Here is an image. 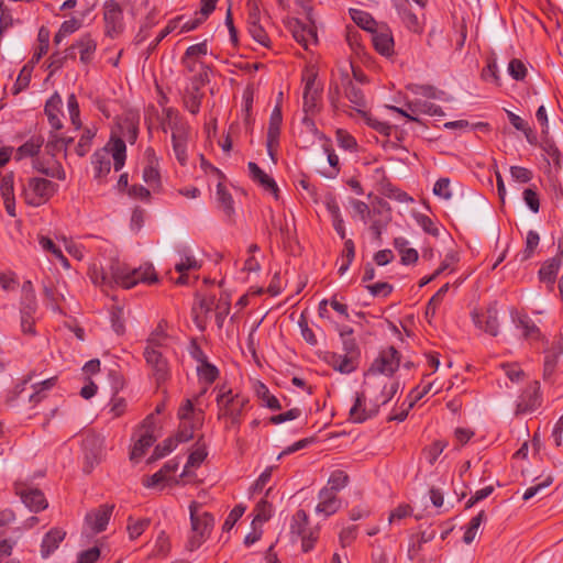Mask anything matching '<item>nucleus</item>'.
<instances>
[{
  "label": "nucleus",
  "mask_w": 563,
  "mask_h": 563,
  "mask_svg": "<svg viewBox=\"0 0 563 563\" xmlns=\"http://www.w3.org/2000/svg\"><path fill=\"white\" fill-rule=\"evenodd\" d=\"M88 275L91 282L101 288L119 286L130 289L139 283L154 284L157 282L153 265L144 264L137 268H131L126 263L120 261L113 249L109 250V256L104 257V262L96 261L91 264Z\"/></svg>",
  "instance_id": "obj_1"
},
{
  "label": "nucleus",
  "mask_w": 563,
  "mask_h": 563,
  "mask_svg": "<svg viewBox=\"0 0 563 563\" xmlns=\"http://www.w3.org/2000/svg\"><path fill=\"white\" fill-rule=\"evenodd\" d=\"M208 54L207 41L189 46L183 57V63L191 74L190 84L186 87L184 95L185 107L192 114L199 112L201 100L205 93L201 87L209 82L208 66L202 58Z\"/></svg>",
  "instance_id": "obj_2"
},
{
  "label": "nucleus",
  "mask_w": 563,
  "mask_h": 563,
  "mask_svg": "<svg viewBox=\"0 0 563 563\" xmlns=\"http://www.w3.org/2000/svg\"><path fill=\"white\" fill-rule=\"evenodd\" d=\"M209 404H205L200 396L187 398L178 408L177 417L179 420L176 438H168L163 442L166 451L172 452L178 442H186L195 437L205 421V410Z\"/></svg>",
  "instance_id": "obj_3"
},
{
  "label": "nucleus",
  "mask_w": 563,
  "mask_h": 563,
  "mask_svg": "<svg viewBox=\"0 0 563 563\" xmlns=\"http://www.w3.org/2000/svg\"><path fill=\"white\" fill-rule=\"evenodd\" d=\"M395 394L391 388L386 390L375 385L363 383L362 390L356 393L353 405L349 411V418L355 423H361L374 417L379 408L389 402Z\"/></svg>",
  "instance_id": "obj_4"
},
{
  "label": "nucleus",
  "mask_w": 563,
  "mask_h": 563,
  "mask_svg": "<svg viewBox=\"0 0 563 563\" xmlns=\"http://www.w3.org/2000/svg\"><path fill=\"white\" fill-rule=\"evenodd\" d=\"M398 367V353L394 347H388L387 350L382 351L373 361L369 368L364 374V380L367 384L375 385L385 390L387 387H390L393 394L396 395L398 390V383L393 379V374Z\"/></svg>",
  "instance_id": "obj_5"
},
{
  "label": "nucleus",
  "mask_w": 563,
  "mask_h": 563,
  "mask_svg": "<svg viewBox=\"0 0 563 563\" xmlns=\"http://www.w3.org/2000/svg\"><path fill=\"white\" fill-rule=\"evenodd\" d=\"M111 157L113 158L114 169L120 170L126 158V145L121 136L112 134L107 145L96 151L91 156L95 178L102 179L111 170Z\"/></svg>",
  "instance_id": "obj_6"
},
{
  "label": "nucleus",
  "mask_w": 563,
  "mask_h": 563,
  "mask_svg": "<svg viewBox=\"0 0 563 563\" xmlns=\"http://www.w3.org/2000/svg\"><path fill=\"white\" fill-rule=\"evenodd\" d=\"M206 496L199 495L198 500L192 501L190 509L191 529L188 536L187 549L195 551L210 537V510L206 504Z\"/></svg>",
  "instance_id": "obj_7"
},
{
  "label": "nucleus",
  "mask_w": 563,
  "mask_h": 563,
  "mask_svg": "<svg viewBox=\"0 0 563 563\" xmlns=\"http://www.w3.org/2000/svg\"><path fill=\"white\" fill-rule=\"evenodd\" d=\"M58 185L43 177L21 179V197L31 207L45 205L57 191Z\"/></svg>",
  "instance_id": "obj_8"
},
{
  "label": "nucleus",
  "mask_w": 563,
  "mask_h": 563,
  "mask_svg": "<svg viewBox=\"0 0 563 563\" xmlns=\"http://www.w3.org/2000/svg\"><path fill=\"white\" fill-rule=\"evenodd\" d=\"M165 119L163 122L164 129L172 131L173 150L177 161L185 165L187 163V140H188V126L184 122L177 110L173 108H166L164 110Z\"/></svg>",
  "instance_id": "obj_9"
},
{
  "label": "nucleus",
  "mask_w": 563,
  "mask_h": 563,
  "mask_svg": "<svg viewBox=\"0 0 563 563\" xmlns=\"http://www.w3.org/2000/svg\"><path fill=\"white\" fill-rule=\"evenodd\" d=\"M247 399L245 396L233 394L232 390H222L217 397L219 420L228 419L234 423L241 416Z\"/></svg>",
  "instance_id": "obj_10"
},
{
  "label": "nucleus",
  "mask_w": 563,
  "mask_h": 563,
  "mask_svg": "<svg viewBox=\"0 0 563 563\" xmlns=\"http://www.w3.org/2000/svg\"><path fill=\"white\" fill-rule=\"evenodd\" d=\"M190 356L197 362V375L199 378V383L201 384V391L198 396L201 397V400L205 404H208L207 399H205V395L211 385V364L208 360V356L205 352H202L201 347L197 344L196 339L191 341L190 347Z\"/></svg>",
  "instance_id": "obj_11"
},
{
  "label": "nucleus",
  "mask_w": 563,
  "mask_h": 563,
  "mask_svg": "<svg viewBox=\"0 0 563 563\" xmlns=\"http://www.w3.org/2000/svg\"><path fill=\"white\" fill-rule=\"evenodd\" d=\"M317 70L313 66H308L302 73L303 82V109L306 112L313 111L321 93V85L317 80Z\"/></svg>",
  "instance_id": "obj_12"
},
{
  "label": "nucleus",
  "mask_w": 563,
  "mask_h": 563,
  "mask_svg": "<svg viewBox=\"0 0 563 563\" xmlns=\"http://www.w3.org/2000/svg\"><path fill=\"white\" fill-rule=\"evenodd\" d=\"M104 33L109 37H117L124 30L123 9L115 0L103 3Z\"/></svg>",
  "instance_id": "obj_13"
},
{
  "label": "nucleus",
  "mask_w": 563,
  "mask_h": 563,
  "mask_svg": "<svg viewBox=\"0 0 563 563\" xmlns=\"http://www.w3.org/2000/svg\"><path fill=\"white\" fill-rule=\"evenodd\" d=\"M286 26L292 34L294 40L306 49L318 41L317 30L310 18L308 23L295 18L288 19Z\"/></svg>",
  "instance_id": "obj_14"
},
{
  "label": "nucleus",
  "mask_w": 563,
  "mask_h": 563,
  "mask_svg": "<svg viewBox=\"0 0 563 563\" xmlns=\"http://www.w3.org/2000/svg\"><path fill=\"white\" fill-rule=\"evenodd\" d=\"M250 177L263 190V192L272 197L275 201L280 199V189L275 179L263 170L256 163L247 164Z\"/></svg>",
  "instance_id": "obj_15"
},
{
  "label": "nucleus",
  "mask_w": 563,
  "mask_h": 563,
  "mask_svg": "<svg viewBox=\"0 0 563 563\" xmlns=\"http://www.w3.org/2000/svg\"><path fill=\"white\" fill-rule=\"evenodd\" d=\"M217 211L227 222H231L235 214L231 186L225 181H219L217 185Z\"/></svg>",
  "instance_id": "obj_16"
},
{
  "label": "nucleus",
  "mask_w": 563,
  "mask_h": 563,
  "mask_svg": "<svg viewBox=\"0 0 563 563\" xmlns=\"http://www.w3.org/2000/svg\"><path fill=\"white\" fill-rule=\"evenodd\" d=\"M16 494L20 496L22 503L32 512H40L47 508L48 503L42 490L30 486H16Z\"/></svg>",
  "instance_id": "obj_17"
},
{
  "label": "nucleus",
  "mask_w": 563,
  "mask_h": 563,
  "mask_svg": "<svg viewBox=\"0 0 563 563\" xmlns=\"http://www.w3.org/2000/svg\"><path fill=\"white\" fill-rule=\"evenodd\" d=\"M283 123V114L282 109L279 104H276L273 109L269 122H268V129H267V152L268 155L274 159L275 152L277 150L278 143H279V136H280V129Z\"/></svg>",
  "instance_id": "obj_18"
},
{
  "label": "nucleus",
  "mask_w": 563,
  "mask_h": 563,
  "mask_svg": "<svg viewBox=\"0 0 563 563\" xmlns=\"http://www.w3.org/2000/svg\"><path fill=\"white\" fill-rule=\"evenodd\" d=\"M147 365L153 369L157 383L164 382L168 376V364L158 349L145 347L143 353Z\"/></svg>",
  "instance_id": "obj_19"
},
{
  "label": "nucleus",
  "mask_w": 563,
  "mask_h": 563,
  "mask_svg": "<svg viewBox=\"0 0 563 563\" xmlns=\"http://www.w3.org/2000/svg\"><path fill=\"white\" fill-rule=\"evenodd\" d=\"M563 354V336L556 335L548 343L544 350V376L553 374L560 356Z\"/></svg>",
  "instance_id": "obj_20"
},
{
  "label": "nucleus",
  "mask_w": 563,
  "mask_h": 563,
  "mask_svg": "<svg viewBox=\"0 0 563 563\" xmlns=\"http://www.w3.org/2000/svg\"><path fill=\"white\" fill-rule=\"evenodd\" d=\"M112 509H113L112 506L101 505L97 509L89 511L85 518L86 525L95 533L103 531L109 523V520H110V517L112 514Z\"/></svg>",
  "instance_id": "obj_21"
},
{
  "label": "nucleus",
  "mask_w": 563,
  "mask_h": 563,
  "mask_svg": "<svg viewBox=\"0 0 563 563\" xmlns=\"http://www.w3.org/2000/svg\"><path fill=\"white\" fill-rule=\"evenodd\" d=\"M372 42L379 54L390 56L394 53L393 34L386 25H379L372 32Z\"/></svg>",
  "instance_id": "obj_22"
},
{
  "label": "nucleus",
  "mask_w": 563,
  "mask_h": 563,
  "mask_svg": "<svg viewBox=\"0 0 563 563\" xmlns=\"http://www.w3.org/2000/svg\"><path fill=\"white\" fill-rule=\"evenodd\" d=\"M324 360L328 365L341 374H351L358 367V360L345 353H328Z\"/></svg>",
  "instance_id": "obj_23"
},
{
  "label": "nucleus",
  "mask_w": 563,
  "mask_h": 563,
  "mask_svg": "<svg viewBox=\"0 0 563 563\" xmlns=\"http://www.w3.org/2000/svg\"><path fill=\"white\" fill-rule=\"evenodd\" d=\"M540 385L538 382L531 383L518 399L517 409L520 412L533 411L540 406Z\"/></svg>",
  "instance_id": "obj_24"
},
{
  "label": "nucleus",
  "mask_w": 563,
  "mask_h": 563,
  "mask_svg": "<svg viewBox=\"0 0 563 563\" xmlns=\"http://www.w3.org/2000/svg\"><path fill=\"white\" fill-rule=\"evenodd\" d=\"M341 508V500L336 494L330 489H321L319 493V503L316 506L317 515L324 518L334 515Z\"/></svg>",
  "instance_id": "obj_25"
},
{
  "label": "nucleus",
  "mask_w": 563,
  "mask_h": 563,
  "mask_svg": "<svg viewBox=\"0 0 563 563\" xmlns=\"http://www.w3.org/2000/svg\"><path fill=\"white\" fill-rule=\"evenodd\" d=\"M75 48L79 49L80 62L89 64L93 59L97 49V42L90 34H84L75 44L67 48L70 57H74Z\"/></svg>",
  "instance_id": "obj_26"
},
{
  "label": "nucleus",
  "mask_w": 563,
  "mask_h": 563,
  "mask_svg": "<svg viewBox=\"0 0 563 563\" xmlns=\"http://www.w3.org/2000/svg\"><path fill=\"white\" fill-rule=\"evenodd\" d=\"M0 192L3 199V205L7 213L10 217H15V196H14V175L13 173L5 174L0 184Z\"/></svg>",
  "instance_id": "obj_27"
},
{
  "label": "nucleus",
  "mask_w": 563,
  "mask_h": 563,
  "mask_svg": "<svg viewBox=\"0 0 563 563\" xmlns=\"http://www.w3.org/2000/svg\"><path fill=\"white\" fill-rule=\"evenodd\" d=\"M63 100L62 97L55 92L45 103V114L47 117L48 123L55 131H59L63 128L62 117L64 115L62 112Z\"/></svg>",
  "instance_id": "obj_28"
},
{
  "label": "nucleus",
  "mask_w": 563,
  "mask_h": 563,
  "mask_svg": "<svg viewBox=\"0 0 563 563\" xmlns=\"http://www.w3.org/2000/svg\"><path fill=\"white\" fill-rule=\"evenodd\" d=\"M209 311H210V301L208 298H201L199 295L196 296V300L194 302L191 309L192 321L196 328L203 332L209 323Z\"/></svg>",
  "instance_id": "obj_29"
},
{
  "label": "nucleus",
  "mask_w": 563,
  "mask_h": 563,
  "mask_svg": "<svg viewBox=\"0 0 563 563\" xmlns=\"http://www.w3.org/2000/svg\"><path fill=\"white\" fill-rule=\"evenodd\" d=\"M516 327L520 330L522 336L530 341L537 342L542 339V334L537 324L525 313H520L515 319Z\"/></svg>",
  "instance_id": "obj_30"
},
{
  "label": "nucleus",
  "mask_w": 563,
  "mask_h": 563,
  "mask_svg": "<svg viewBox=\"0 0 563 563\" xmlns=\"http://www.w3.org/2000/svg\"><path fill=\"white\" fill-rule=\"evenodd\" d=\"M65 532L59 529L49 530L43 538L41 544V554L43 558H48L65 538Z\"/></svg>",
  "instance_id": "obj_31"
},
{
  "label": "nucleus",
  "mask_w": 563,
  "mask_h": 563,
  "mask_svg": "<svg viewBox=\"0 0 563 563\" xmlns=\"http://www.w3.org/2000/svg\"><path fill=\"white\" fill-rule=\"evenodd\" d=\"M169 341H172V339L166 333V322L162 320L157 324L156 329L150 334L145 347H152V350L166 349L169 347Z\"/></svg>",
  "instance_id": "obj_32"
},
{
  "label": "nucleus",
  "mask_w": 563,
  "mask_h": 563,
  "mask_svg": "<svg viewBox=\"0 0 563 563\" xmlns=\"http://www.w3.org/2000/svg\"><path fill=\"white\" fill-rule=\"evenodd\" d=\"M154 441L155 434L150 433V431H139V438L131 451V460L137 462L145 454L146 450L153 445Z\"/></svg>",
  "instance_id": "obj_33"
},
{
  "label": "nucleus",
  "mask_w": 563,
  "mask_h": 563,
  "mask_svg": "<svg viewBox=\"0 0 563 563\" xmlns=\"http://www.w3.org/2000/svg\"><path fill=\"white\" fill-rule=\"evenodd\" d=\"M394 246L399 252L401 263L405 265L413 264L418 261V252L416 249L410 247L407 239L399 236L394 240Z\"/></svg>",
  "instance_id": "obj_34"
},
{
  "label": "nucleus",
  "mask_w": 563,
  "mask_h": 563,
  "mask_svg": "<svg viewBox=\"0 0 563 563\" xmlns=\"http://www.w3.org/2000/svg\"><path fill=\"white\" fill-rule=\"evenodd\" d=\"M36 308V296L33 289V285L30 280H27L22 286V301L20 312L25 314H34Z\"/></svg>",
  "instance_id": "obj_35"
},
{
  "label": "nucleus",
  "mask_w": 563,
  "mask_h": 563,
  "mask_svg": "<svg viewBox=\"0 0 563 563\" xmlns=\"http://www.w3.org/2000/svg\"><path fill=\"white\" fill-rule=\"evenodd\" d=\"M254 391L257 398L262 401V405L272 409L279 410L282 405L279 400L269 391L268 387L262 382L254 384Z\"/></svg>",
  "instance_id": "obj_36"
},
{
  "label": "nucleus",
  "mask_w": 563,
  "mask_h": 563,
  "mask_svg": "<svg viewBox=\"0 0 563 563\" xmlns=\"http://www.w3.org/2000/svg\"><path fill=\"white\" fill-rule=\"evenodd\" d=\"M562 266L561 257H553L541 266L539 271L540 280L550 285L554 284L556 274Z\"/></svg>",
  "instance_id": "obj_37"
},
{
  "label": "nucleus",
  "mask_w": 563,
  "mask_h": 563,
  "mask_svg": "<svg viewBox=\"0 0 563 563\" xmlns=\"http://www.w3.org/2000/svg\"><path fill=\"white\" fill-rule=\"evenodd\" d=\"M349 13L353 22L365 31L372 33L376 27L379 26L372 18V15L366 11L351 8Z\"/></svg>",
  "instance_id": "obj_38"
},
{
  "label": "nucleus",
  "mask_w": 563,
  "mask_h": 563,
  "mask_svg": "<svg viewBox=\"0 0 563 563\" xmlns=\"http://www.w3.org/2000/svg\"><path fill=\"white\" fill-rule=\"evenodd\" d=\"M44 143L43 137L32 136L24 144L18 147L15 158L18 161L36 155Z\"/></svg>",
  "instance_id": "obj_39"
},
{
  "label": "nucleus",
  "mask_w": 563,
  "mask_h": 563,
  "mask_svg": "<svg viewBox=\"0 0 563 563\" xmlns=\"http://www.w3.org/2000/svg\"><path fill=\"white\" fill-rule=\"evenodd\" d=\"M96 439L95 438H87L84 441V451H85V460L86 465L84 467L85 472L89 473L91 472L93 464L98 463L100 457V448L96 446Z\"/></svg>",
  "instance_id": "obj_40"
},
{
  "label": "nucleus",
  "mask_w": 563,
  "mask_h": 563,
  "mask_svg": "<svg viewBox=\"0 0 563 563\" xmlns=\"http://www.w3.org/2000/svg\"><path fill=\"white\" fill-rule=\"evenodd\" d=\"M476 327L490 335H497L499 322L496 312H488L486 316H474Z\"/></svg>",
  "instance_id": "obj_41"
},
{
  "label": "nucleus",
  "mask_w": 563,
  "mask_h": 563,
  "mask_svg": "<svg viewBox=\"0 0 563 563\" xmlns=\"http://www.w3.org/2000/svg\"><path fill=\"white\" fill-rule=\"evenodd\" d=\"M211 12V0H202V7L196 18L189 19L181 22L180 33L190 32L198 27V25L205 21Z\"/></svg>",
  "instance_id": "obj_42"
},
{
  "label": "nucleus",
  "mask_w": 563,
  "mask_h": 563,
  "mask_svg": "<svg viewBox=\"0 0 563 563\" xmlns=\"http://www.w3.org/2000/svg\"><path fill=\"white\" fill-rule=\"evenodd\" d=\"M57 377L47 378L41 383H37L33 386L34 391L30 396V402L34 406L41 402L46 398L47 393L56 385Z\"/></svg>",
  "instance_id": "obj_43"
},
{
  "label": "nucleus",
  "mask_w": 563,
  "mask_h": 563,
  "mask_svg": "<svg viewBox=\"0 0 563 563\" xmlns=\"http://www.w3.org/2000/svg\"><path fill=\"white\" fill-rule=\"evenodd\" d=\"M197 267L198 266L195 258L187 255L181 256L180 260L175 263V269L180 274L179 277L175 280V283L177 285H186L188 283V276L186 275V272L190 269H196Z\"/></svg>",
  "instance_id": "obj_44"
},
{
  "label": "nucleus",
  "mask_w": 563,
  "mask_h": 563,
  "mask_svg": "<svg viewBox=\"0 0 563 563\" xmlns=\"http://www.w3.org/2000/svg\"><path fill=\"white\" fill-rule=\"evenodd\" d=\"M175 467H172L167 463L162 470L150 476H144L142 484L147 488H158L167 479V473L174 472Z\"/></svg>",
  "instance_id": "obj_45"
},
{
  "label": "nucleus",
  "mask_w": 563,
  "mask_h": 563,
  "mask_svg": "<svg viewBox=\"0 0 563 563\" xmlns=\"http://www.w3.org/2000/svg\"><path fill=\"white\" fill-rule=\"evenodd\" d=\"M249 33L255 42L260 45L267 47L269 45V37L266 31L256 22L255 15H251L249 20Z\"/></svg>",
  "instance_id": "obj_46"
},
{
  "label": "nucleus",
  "mask_w": 563,
  "mask_h": 563,
  "mask_svg": "<svg viewBox=\"0 0 563 563\" xmlns=\"http://www.w3.org/2000/svg\"><path fill=\"white\" fill-rule=\"evenodd\" d=\"M245 509L246 508L243 505H238L230 511V514L228 515V517L222 526V534L220 537V540H223V542H227L229 540V537L224 538V534L229 533L233 529L236 521L245 512Z\"/></svg>",
  "instance_id": "obj_47"
},
{
  "label": "nucleus",
  "mask_w": 563,
  "mask_h": 563,
  "mask_svg": "<svg viewBox=\"0 0 563 563\" xmlns=\"http://www.w3.org/2000/svg\"><path fill=\"white\" fill-rule=\"evenodd\" d=\"M151 525L148 518H134L129 517L128 519V532L131 540L139 538Z\"/></svg>",
  "instance_id": "obj_48"
},
{
  "label": "nucleus",
  "mask_w": 563,
  "mask_h": 563,
  "mask_svg": "<svg viewBox=\"0 0 563 563\" xmlns=\"http://www.w3.org/2000/svg\"><path fill=\"white\" fill-rule=\"evenodd\" d=\"M484 520H485L484 511H479L475 517H473L471 519V521L468 522V525L465 528L464 536H463V541L466 544H470L474 541V539L479 530V527Z\"/></svg>",
  "instance_id": "obj_49"
},
{
  "label": "nucleus",
  "mask_w": 563,
  "mask_h": 563,
  "mask_svg": "<svg viewBox=\"0 0 563 563\" xmlns=\"http://www.w3.org/2000/svg\"><path fill=\"white\" fill-rule=\"evenodd\" d=\"M351 217L353 219L360 220L363 223H367L371 217V209L367 203L361 200L352 199L351 200Z\"/></svg>",
  "instance_id": "obj_50"
},
{
  "label": "nucleus",
  "mask_w": 563,
  "mask_h": 563,
  "mask_svg": "<svg viewBox=\"0 0 563 563\" xmlns=\"http://www.w3.org/2000/svg\"><path fill=\"white\" fill-rule=\"evenodd\" d=\"M357 112L364 118V121L368 126H371L372 129H374L375 131H377L378 133H380L384 136L390 135L391 125L389 123L379 121L378 119L373 118L372 115H369L367 112H365L363 110L358 109Z\"/></svg>",
  "instance_id": "obj_51"
},
{
  "label": "nucleus",
  "mask_w": 563,
  "mask_h": 563,
  "mask_svg": "<svg viewBox=\"0 0 563 563\" xmlns=\"http://www.w3.org/2000/svg\"><path fill=\"white\" fill-rule=\"evenodd\" d=\"M273 514V507L272 505L266 500H261L255 509H254V518L252 523L257 526H263L264 522H266Z\"/></svg>",
  "instance_id": "obj_52"
},
{
  "label": "nucleus",
  "mask_w": 563,
  "mask_h": 563,
  "mask_svg": "<svg viewBox=\"0 0 563 563\" xmlns=\"http://www.w3.org/2000/svg\"><path fill=\"white\" fill-rule=\"evenodd\" d=\"M347 479L349 477L343 471L336 470L331 473L327 486L323 487V489H330L334 492V494H338V492L346 486Z\"/></svg>",
  "instance_id": "obj_53"
},
{
  "label": "nucleus",
  "mask_w": 563,
  "mask_h": 563,
  "mask_svg": "<svg viewBox=\"0 0 563 563\" xmlns=\"http://www.w3.org/2000/svg\"><path fill=\"white\" fill-rule=\"evenodd\" d=\"M539 242H540V236H539L538 232L530 230L526 236L525 249L519 254L520 261H526V260L530 258L533 255L536 249L538 247Z\"/></svg>",
  "instance_id": "obj_54"
},
{
  "label": "nucleus",
  "mask_w": 563,
  "mask_h": 563,
  "mask_svg": "<svg viewBox=\"0 0 563 563\" xmlns=\"http://www.w3.org/2000/svg\"><path fill=\"white\" fill-rule=\"evenodd\" d=\"M67 110L70 122L74 125L75 130H79L81 128L80 110L78 100L74 93H70L67 97Z\"/></svg>",
  "instance_id": "obj_55"
},
{
  "label": "nucleus",
  "mask_w": 563,
  "mask_h": 563,
  "mask_svg": "<svg viewBox=\"0 0 563 563\" xmlns=\"http://www.w3.org/2000/svg\"><path fill=\"white\" fill-rule=\"evenodd\" d=\"M433 195L443 200H450L453 197L451 180L448 177L439 178L433 186Z\"/></svg>",
  "instance_id": "obj_56"
},
{
  "label": "nucleus",
  "mask_w": 563,
  "mask_h": 563,
  "mask_svg": "<svg viewBox=\"0 0 563 563\" xmlns=\"http://www.w3.org/2000/svg\"><path fill=\"white\" fill-rule=\"evenodd\" d=\"M413 219L417 222V224L426 232L431 235H439V227L437 223L428 216L419 212H415Z\"/></svg>",
  "instance_id": "obj_57"
},
{
  "label": "nucleus",
  "mask_w": 563,
  "mask_h": 563,
  "mask_svg": "<svg viewBox=\"0 0 563 563\" xmlns=\"http://www.w3.org/2000/svg\"><path fill=\"white\" fill-rule=\"evenodd\" d=\"M207 455L208 451L206 445L197 443L192 449L191 453L189 454L188 462L185 466V471H187L189 467L199 466L202 463V461L207 457Z\"/></svg>",
  "instance_id": "obj_58"
},
{
  "label": "nucleus",
  "mask_w": 563,
  "mask_h": 563,
  "mask_svg": "<svg viewBox=\"0 0 563 563\" xmlns=\"http://www.w3.org/2000/svg\"><path fill=\"white\" fill-rule=\"evenodd\" d=\"M446 448V442L443 440L433 441L428 448L424 449L423 454L426 460L430 464H434L438 457L442 454Z\"/></svg>",
  "instance_id": "obj_59"
},
{
  "label": "nucleus",
  "mask_w": 563,
  "mask_h": 563,
  "mask_svg": "<svg viewBox=\"0 0 563 563\" xmlns=\"http://www.w3.org/2000/svg\"><path fill=\"white\" fill-rule=\"evenodd\" d=\"M335 136L336 142L341 148L349 152L357 151V142L355 137L352 136L347 131L340 129L336 131Z\"/></svg>",
  "instance_id": "obj_60"
},
{
  "label": "nucleus",
  "mask_w": 563,
  "mask_h": 563,
  "mask_svg": "<svg viewBox=\"0 0 563 563\" xmlns=\"http://www.w3.org/2000/svg\"><path fill=\"white\" fill-rule=\"evenodd\" d=\"M95 135V130L88 128L84 130L76 146V153L78 154V156H85L89 152Z\"/></svg>",
  "instance_id": "obj_61"
},
{
  "label": "nucleus",
  "mask_w": 563,
  "mask_h": 563,
  "mask_svg": "<svg viewBox=\"0 0 563 563\" xmlns=\"http://www.w3.org/2000/svg\"><path fill=\"white\" fill-rule=\"evenodd\" d=\"M111 418H119L126 410V400L123 397L113 396L106 407Z\"/></svg>",
  "instance_id": "obj_62"
},
{
  "label": "nucleus",
  "mask_w": 563,
  "mask_h": 563,
  "mask_svg": "<svg viewBox=\"0 0 563 563\" xmlns=\"http://www.w3.org/2000/svg\"><path fill=\"white\" fill-rule=\"evenodd\" d=\"M411 91L416 95H421L429 99L449 100L443 91H440L431 86H412Z\"/></svg>",
  "instance_id": "obj_63"
},
{
  "label": "nucleus",
  "mask_w": 563,
  "mask_h": 563,
  "mask_svg": "<svg viewBox=\"0 0 563 563\" xmlns=\"http://www.w3.org/2000/svg\"><path fill=\"white\" fill-rule=\"evenodd\" d=\"M413 509L407 504L399 505L396 507L388 517L389 525H397L402 519L408 518L412 515Z\"/></svg>",
  "instance_id": "obj_64"
}]
</instances>
